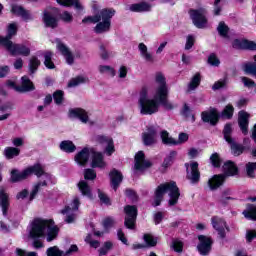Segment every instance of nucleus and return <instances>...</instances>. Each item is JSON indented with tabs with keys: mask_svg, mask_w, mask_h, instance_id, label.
I'll return each instance as SVG.
<instances>
[{
	"mask_svg": "<svg viewBox=\"0 0 256 256\" xmlns=\"http://www.w3.org/2000/svg\"><path fill=\"white\" fill-rule=\"evenodd\" d=\"M164 107L166 111H172L175 106L169 101V86L163 73L159 72L155 76L154 84L149 88H142L138 99V109L140 115H155L159 109Z\"/></svg>",
	"mask_w": 256,
	"mask_h": 256,
	"instance_id": "obj_1",
	"label": "nucleus"
},
{
	"mask_svg": "<svg viewBox=\"0 0 256 256\" xmlns=\"http://www.w3.org/2000/svg\"><path fill=\"white\" fill-rule=\"evenodd\" d=\"M33 174L37 175L38 177H42L43 181L38 182L33 186V189L29 196V201H33V199L37 197V193L40 192L41 187H47V181H51V175H49L48 173H45V170H43V166L40 164H36L32 167H29L22 172H19V170H12L11 172L12 183L25 181L27 177H31V175Z\"/></svg>",
	"mask_w": 256,
	"mask_h": 256,
	"instance_id": "obj_2",
	"label": "nucleus"
},
{
	"mask_svg": "<svg viewBox=\"0 0 256 256\" xmlns=\"http://www.w3.org/2000/svg\"><path fill=\"white\" fill-rule=\"evenodd\" d=\"M45 234L47 235L46 241L48 243L57 239L59 227L55 225V221L41 218L34 219L30 226L29 237L31 239H39V237H45Z\"/></svg>",
	"mask_w": 256,
	"mask_h": 256,
	"instance_id": "obj_3",
	"label": "nucleus"
},
{
	"mask_svg": "<svg viewBox=\"0 0 256 256\" xmlns=\"http://www.w3.org/2000/svg\"><path fill=\"white\" fill-rule=\"evenodd\" d=\"M165 193H168L170 197L168 205L170 207L177 205L181 193L179 192V187H177V183H175V181H171L160 184L156 188L154 196V207H159V205H161V201H163V196L165 195Z\"/></svg>",
	"mask_w": 256,
	"mask_h": 256,
	"instance_id": "obj_4",
	"label": "nucleus"
},
{
	"mask_svg": "<svg viewBox=\"0 0 256 256\" xmlns=\"http://www.w3.org/2000/svg\"><path fill=\"white\" fill-rule=\"evenodd\" d=\"M115 9L104 8L100 10L96 15L98 17V24L94 27V31L97 34L107 33L111 31V19L115 17Z\"/></svg>",
	"mask_w": 256,
	"mask_h": 256,
	"instance_id": "obj_5",
	"label": "nucleus"
},
{
	"mask_svg": "<svg viewBox=\"0 0 256 256\" xmlns=\"http://www.w3.org/2000/svg\"><path fill=\"white\" fill-rule=\"evenodd\" d=\"M193 25L197 29H205L208 25L207 10L205 8L192 9L189 11Z\"/></svg>",
	"mask_w": 256,
	"mask_h": 256,
	"instance_id": "obj_6",
	"label": "nucleus"
},
{
	"mask_svg": "<svg viewBox=\"0 0 256 256\" xmlns=\"http://www.w3.org/2000/svg\"><path fill=\"white\" fill-rule=\"evenodd\" d=\"M4 47L7 49L11 55L22 57H29L31 55V48L27 44H15L13 42H4Z\"/></svg>",
	"mask_w": 256,
	"mask_h": 256,
	"instance_id": "obj_7",
	"label": "nucleus"
},
{
	"mask_svg": "<svg viewBox=\"0 0 256 256\" xmlns=\"http://www.w3.org/2000/svg\"><path fill=\"white\" fill-rule=\"evenodd\" d=\"M79 205H81V202L79 201V197L76 196L69 206H66L65 209L61 210L62 215H66V223H73L75 221V211L79 210Z\"/></svg>",
	"mask_w": 256,
	"mask_h": 256,
	"instance_id": "obj_8",
	"label": "nucleus"
},
{
	"mask_svg": "<svg viewBox=\"0 0 256 256\" xmlns=\"http://www.w3.org/2000/svg\"><path fill=\"white\" fill-rule=\"evenodd\" d=\"M126 215L124 225L127 229H135V221H137V206L127 205L124 208Z\"/></svg>",
	"mask_w": 256,
	"mask_h": 256,
	"instance_id": "obj_9",
	"label": "nucleus"
},
{
	"mask_svg": "<svg viewBox=\"0 0 256 256\" xmlns=\"http://www.w3.org/2000/svg\"><path fill=\"white\" fill-rule=\"evenodd\" d=\"M186 167V179L190 183H197L201 179V173L199 172V163L191 162L190 164H185Z\"/></svg>",
	"mask_w": 256,
	"mask_h": 256,
	"instance_id": "obj_10",
	"label": "nucleus"
},
{
	"mask_svg": "<svg viewBox=\"0 0 256 256\" xmlns=\"http://www.w3.org/2000/svg\"><path fill=\"white\" fill-rule=\"evenodd\" d=\"M198 240L200 243L197 246V249L200 253V255L206 256L211 253V247L213 245V239L209 236L200 235L198 236Z\"/></svg>",
	"mask_w": 256,
	"mask_h": 256,
	"instance_id": "obj_11",
	"label": "nucleus"
},
{
	"mask_svg": "<svg viewBox=\"0 0 256 256\" xmlns=\"http://www.w3.org/2000/svg\"><path fill=\"white\" fill-rule=\"evenodd\" d=\"M211 223L213 229L217 231L219 237L221 239H225V229H227V222H225V220L219 216H213L211 218Z\"/></svg>",
	"mask_w": 256,
	"mask_h": 256,
	"instance_id": "obj_12",
	"label": "nucleus"
},
{
	"mask_svg": "<svg viewBox=\"0 0 256 256\" xmlns=\"http://www.w3.org/2000/svg\"><path fill=\"white\" fill-rule=\"evenodd\" d=\"M96 141L100 145H103L105 147V153L108 156L113 155L115 153V145L113 144V138L103 135L96 136Z\"/></svg>",
	"mask_w": 256,
	"mask_h": 256,
	"instance_id": "obj_13",
	"label": "nucleus"
},
{
	"mask_svg": "<svg viewBox=\"0 0 256 256\" xmlns=\"http://www.w3.org/2000/svg\"><path fill=\"white\" fill-rule=\"evenodd\" d=\"M151 162L149 160H145V153L143 151H139L135 155V171H145V169H149L151 167Z\"/></svg>",
	"mask_w": 256,
	"mask_h": 256,
	"instance_id": "obj_14",
	"label": "nucleus"
},
{
	"mask_svg": "<svg viewBox=\"0 0 256 256\" xmlns=\"http://www.w3.org/2000/svg\"><path fill=\"white\" fill-rule=\"evenodd\" d=\"M142 141L146 147H151L157 143V130L151 126L147 129V132L142 134Z\"/></svg>",
	"mask_w": 256,
	"mask_h": 256,
	"instance_id": "obj_15",
	"label": "nucleus"
},
{
	"mask_svg": "<svg viewBox=\"0 0 256 256\" xmlns=\"http://www.w3.org/2000/svg\"><path fill=\"white\" fill-rule=\"evenodd\" d=\"M17 23L13 22L10 23L7 27V35L5 37L0 36V45H2V47H5V43H13V41H11V39H13V37H15V35H17Z\"/></svg>",
	"mask_w": 256,
	"mask_h": 256,
	"instance_id": "obj_16",
	"label": "nucleus"
},
{
	"mask_svg": "<svg viewBox=\"0 0 256 256\" xmlns=\"http://www.w3.org/2000/svg\"><path fill=\"white\" fill-rule=\"evenodd\" d=\"M11 12L18 17H22L24 21H33V14L29 10H25L23 6L12 5Z\"/></svg>",
	"mask_w": 256,
	"mask_h": 256,
	"instance_id": "obj_17",
	"label": "nucleus"
},
{
	"mask_svg": "<svg viewBox=\"0 0 256 256\" xmlns=\"http://www.w3.org/2000/svg\"><path fill=\"white\" fill-rule=\"evenodd\" d=\"M202 121H204V123H210V125H217L219 121L217 109L212 108L208 112H202Z\"/></svg>",
	"mask_w": 256,
	"mask_h": 256,
	"instance_id": "obj_18",
	"label": "nucleus"
},
{
	"mask_svg": "<svg viewBox=\"0 0 256 256\" xmlns=\"http://www.w3.org/2000/svg\"><path fill=\"white\" fill-rule=\"evenodd\" d=\"M57 49L60 51L61 55H63L68 65H73V63H75V57L73 56V53L68 49L67 46H65V44L58 42Z\"/></svg>",
	"mask_w": 256,
	"mask_h": 256,
	"instance_id": "obj_19",
	"label": "nucleus"
},
{
	"mask_svg": "<svg viewBox=\"0 0 256 256\" xmlns=\"http://www.w3.org/2000/svg\"><path fill=\"white\" fill-rule=\"evenodd\" d=\"M234 49H248L249 51H256V43L248 40L236 39L232 42Z\"/></svg>",
	"mask_w": 256,
	"mask_h": 256,
	"instance_id": "obj_20",
	"label": "nucleus"
},
{
	"mask_svg": "<svg viewBox=\"0 0 256 256\" xmlns=\"http://www.w3.org/2000/svg\"><path fill=\"white\" fill-rule=\"evenodd\" d=\"M69 117L70 119H80L82 123H87V121H89V115H87V112L81 108L70 109Z\"/></svg>",
	"mask_w": 256,
	"mask_h": 256,
	"instance_id": "obj_21",
	"label": "nucleus"
},
{
	"mask_svg": "<svg viewBox=\"0 0 256 256\" xmlns=\"http://www.w3.org/2000/svg\"><path fill=\"white\" fill-rule=\"evenodd\" d=\"M91 153H94L93 150H90L89 148H83L76 154L74 159L78 165H86L87 161H89V156Z\"/></svg>",
	"mask_w": 256,
	"mask_h": 256,
	"instance_id": "obj_22",
	"label": "nucleus"
},
{
	"mask_svg": "<svg viewBox=\"0 0 256 256\" xmlns=\"http://www.w3.org/2000/svg\"><path fill=\"white\" fill-rule=\"evenodd\" d=\"M238 124L242 133L244 135H247L248 127H249V113L245 111H240L239 117H238Z\"/></svg>",
	"mask_w": 256,
	"mask_h": 256,
	"instance_id": "obj_23",
	"label": "nucleus"
},
{
	"mask_svg": "<svg viewBox=\"0 0 256 256\" xmlns=\"http://www.w3.org/2000/svg\"><path fill=\"white\" fill-rule=\"evenodd\" d=\"M223 183H225V174L214 175L208 180V187L211 191H215V189H219Z\"/></svg>",
	"mask_w": 256,
	"mask_h": 256,
	"instance_id": "obj_24",
	"label": "nucleus"
},
{
	"mask_svg": "<svg viewBox=\"0 0 256 256\" xmlns=\"http://www.w3.org/2000/svg\"><path fill=\"white\" fill-rule=\"evenodd\" d=\"M0 206L4 217H7V209H9V194L3 187L0 188Z\"/></svg>",
	"mask_w": 256,
	"mask_h": 256,
	"instance_id": "obj_25",
	"label": "nucleus"
},
{
	"mask_svg": "<svg viewBox=\"0 0 256 256\" xmlns=\"http://www.w3.org/2000/svg\"><path fill=\"white\" fill-rule=\"evenodd\" d=\"M109 175L111 179V186L114 191H117V187H119V185H121V182L123 181V174H121L119 170L113 169Z\"/></svg>",
	"mask_w": 256,
	"mask_h": 256,
	"instance_id": "obj_26",
	"label": "nucleus"
},
{
	"mask_svg": "<svg viewBox=\"0 0 256 256\" xmlns=\"http://www.w3.org/2000/svg\"><path fill=\"white\" fill-rule=\"evenodd\" d=\"M21 86L18 88V93H29V91H35V85L27 76L21 78Z\"/></svg>",
	"mask_w": 256,
	"mask_h": 256,
	"instance_id": "obj_27",
	"label": "nucleus"
},
{
	"mask_svg": "<svg viewBox=\"0 0 256 256\" xmlns=\"http://www.w3.org/2000/svg\"><path fill=\"white\" fill-rule=\"evenodd\" d=\"M160 139L163 145H167L168 147H173L177 145V139L173 138L167 130H163L160 132Z\"/></svg>",
	"mask_w": 256,
	"mask_h": 256,
	"instance_id": "obj_28",
	"label": "nucleus"
},
{
	"mask_svg": "<svg viewBox=\"0 0 256 256\" xmlns=\"http://www.w3.org/2000/svg\"><path fill=\"white\" fill-rule=\"evenodd\" d=\"M107 164L103 160V154L99 152H92V164L91 167H98L99 169H105Z\"/></svg>",
	"mask_w": 256,
	"mask_h": 256,
	"instance_id": "obj_29",
	"label": "nucleus"
},
{
	"mask_svg": "<svg viewBox=\"0 0 256 256\" xmlns=\"http://www.w3.org/2000/svg\"><path fill=\"white\" fill-rule=\"evenodd\" d=\"M78 189L81 195H83V197H88V199H93V192L91 190V186H89L87 181L81 180L78 183Z\"/></svg>",
	"mask_w": 256,
	"mask_h": 256,
	"instance_id": "obj_30",
	"label": "nucleus"
},
{
	"mask_svg": "<svg viewBox=\"0 0 256 256\" xmlns=\"http://www.w3.org/2000/svg\"><path fill=\"white\" fill-rule=\"evenodd\" d=\"M223 171L227 177H233L237 175V173H239V169L237 168V165H235V163H233L232 161H227L223 165Z\"/></svg>",
	"mask_w": 256,
	"mask_h": 256,
	"instance_id": "obj_31",
	"label": "nucleus"
},
{
	"mask_svg": "<svg viewBox=\"0 0 256 256\" xmlns=\"http://www.w3.org/2000/svg\"><path fill=\"white\" fill-rule=\"evenodd\" d=\"M129 10L133 13H144L145 11H151V4L147 2L132 4L130 5Z\"/></svg>",
	"mask_w": 256,
	"mask_h": 256,
	"instance_id": "obj_32",
	"label": "nucleus"
},
{
	"mask_svg": "<svg viewBox=\"0 0 256 256\" xmlns=\"http://www.w3.org/2000/svg\"><path fill=\"white\" fill-rule=\"evenodd\" d=\"M43 21L46 27H51L52 29H55L57 27V18L55 16H52L49 11L45 10L43 14Z\"/></svg>",
	"mask_w": 256,
	"mask_h": 256,
	"instance_id": "obj_33",
	"label": "nucleus"
},
{
	"mask_svg": "<svg viewBox=\"0 0 256 256\" xmlns=\"http://www.w3.org/2000/svg\"><path fill=\"white\" fill-rule=\"evenodd\" d=\"M59 5L63 7H74L77 11H83V5L79 3V0H56Z\"/></svg>",
	"mask_w": 256,
	"mask_h": 256,
	"instance_id": "obj_34",
	"label": "nucleus"
},
{
	"mask_svg": "<svg viewBox=\"0 0 256 256\" xmlns=\"http://www.w3.org/2000/svg\"><path fill=\"white\" fill-rule=\"evenodd\" d=\"M60 149L64 153H75L77 146L70 140H64L60 143Z\"/></svg>",
	"mask_w": 256,
	"mask_h": 256,
	"instance_id": "obj_35",
	"label": "nucleus"
},
{
	"mask_svg": "<svg viewBox=\"0 0 256 256\" xmlns=\"http://www.w3.org/2000/svg\"><path fill=\"white\" fill-rule=\"evenodd\" d=\"M233 199H235L233 197V191L228 188L223 190L222 195L219 198V203H221L222 205H227L229 201H233Z\"/></svg>",
	"mask_w": 256,
	"mask_h": 256,
	"instance_id": "obj_36",
	"label": "nucleus"
},
{
	"mask_svg": "<svg viewBox=\"0 0 256 256\" xmlns=\"http://www.w3.org/2000/svg\"><path fill=\"white\" fill-rule=\"evenodd\" d=\"M21 149L17 147H6L4 149L3 155L6 159H14V157H19Z\"/></svg>",
	"mask_w": 256,
	"mask_h": 256,
	"instance_id": "obj_37",
	"label": "nucleus"
},
{
	"mask_svg": "<svg viewBox=\"0 0 256 256\" xmlns=\"http://www.w3.org/2000/svg\"><path fill=\"white\" fill-rule=\"evenodd\" d=\"M138 49L140 51L141 57H143L145 61H148V63H153V55H151V53L147 51V45H145L144 43H140L138 45Z\"/></svg>",
	"mask_w": 256,
	"mask_h": 256,
	"instance_id": "obj_38",
	"label": "nucleus"
},
{
	"mask_svg": "<svg viewBox=\"0 0 256 256\" xmlns=\"http://www.w3.org/2000/svg\"><path fill=\"white\" fill-rule=\"evenodd\" d=\"M175 159H177V151H175V150L170 151V153L165 157V159L162 163V167L164 169L171 167L173 165Z\"/></svg>",
	"mask_w": 256,
	"mask_h": 256,
	"instance_id": "obj_39",
	"label": "nucleus"
},
{
	"mask_svg": "<svg viewBox=\"0 0 256 256\" xmlns=\"http://www.w3.org/2000/svg\"><path fill=\"white\" fill-rule=\"evenodd\" d=\"M244 73L247 75H252L256 79V63L255 62H246L242 65Z\"/></svg>",
	"mask_w": 256,
	"mask_h": 256,
	"instance_id": "obj_40",
	"label": "nucleus"
},
{
	"mask_svg": "<svg viewBox=\"0 0 256 256\" xmlns=\"http://www.w3.org/2000/svg\"><path fill=\"white\" fill-rule=\"evenodd\" d=\"M201 85V74L196 73L188 84V91H195Z\"/></svg>",
	"mask_w": 256,
	"mask_h": 256,
	"instance_id": "obj_41",
	"label": "nucleus"
},
{
	"mask_svg": "<svg viewBox=\"0 0 256 256\" xmlns=\"http://www.w3.org/2000/svg\"><path fill=\"white\" fill-rule=\"evenodd\" d=\"M243 215L246 219L256 221V206L253 204H249L248 209L243 211Z\"/></svg>",
	"mask_w": 256,
	"mask_h": 256,
	"instance_id": "obj_42",
	"label": "nucleus"
},
{
	"mask_svg": "<svg viewBox=\"0 0 256 256\" xmlns=\"http://www.w3.org/2000/svg\"><path fill=\"white\" fill-rule=\"evenodd\" d=\"M233 113H235V108L233 107V105L228 104L221 112L220 117L222 119H233Z\"/></svg>",
	"mask_w": 256,
	"mask_h": 256,
	"instance_id": "obj_43",
	"label": "nucleus"
},
{
	"mask_svg": "<svg viewBox=\"0 0 256 256\" xmlns=\"http://www.w3.org/2000/svg\"><path fill=\"white\" fill-rule=\"evenodd\" d=\"M217 31L220 37H224V39H229V26L225 24V22H220L217 27Z\"/></svg>",
	"mask_w": 256,
	"mask_h": 256,
	"instance_id": "obj_44",
	"label": "nucleus"
},
{
	"mask_svg": "<svg viewBox=\"0 0 256 256\" xmlns=\"http://www.w3.org/2000/svg\"><path fill=\"white\" fill-rule=\"evenodd\" d=\"M87 81H89L87 77L77 76L69 81L68 87H78V85H83V83H87Z\"/></svg>",
	"mask_w": 256,
	"mask_h": 256,
	"instance_id": "obj_45",
	"label": "nucleus"
},
{
	"mask_svg": "<svg viewBox=\"0 0 256 256\" xmlns=\"http://www.w3.org/2000/svg\"><path fill=\"white\" fill-rule=\"evenodd\" d=\"M232 133H233V128L231 127V124H226L223 130V135L226 143H231L232 141L235 140L233 139V137H231Z\"/></svg>",
	"mask_w": 256,
	"mask_h": 256,
	"instance_id": "obj_46",
	"label": "nucleus"
},
{
	"mask_svg": "<svg viewBox=\"0 0 256 256\" xmlns=\"http://www.w3.org/2000/svg\"><path fill=\"white\" fill-rule=\"evenodd\" d=\"M39 65H41V61H39L38 57L33 56L29 61V71L33 75L37 69H39Z\"/></svg>",
	"mask_w": 256,
	"mask_h": 256,
	"instance_id": "obj_47",
	"label": "nucleus"
},
{
	"mask_svg": "<svg viewBox=\"0 0 256 256\" xmlns=\"http://www.w3.org/2000/svg\"><path fill=\"white\" fill-rule=\"evenodd\" d=\"M53 59V53L46 52L44 54V65L47 67V69H55V64L52 61Z\"/></svg>",
	"mask_w": 256,
	"mask_h": 256,
	"instance_id": "obj_48",
	"label": "nucleus"
},
{
	"mask_svg": "<svg viewBox=\"0 0 256 256\" xmlns=\"http://www.w3.org/2000/svg\"><path fill=\"white\" fill-rule=\"evenodd\" d=\"M230 147H231V151L233 153V155H235V157H238V155H241V153H243V146L236 144L235 140H232L231 142H228Z\"/></svg>",
	"mask_w": 256,
	"mask_h": 256,
	"instance_id": "obj_49",
	"label": "nucleus"
},
{
	"mask_svg": "<svg viewBox=\"0 0 256 256\" xmlns=\"http://www.w3.org/2000/svg\"><path fill=\"white\" fill-rule=\"evenodd\" d=\"M47 256H65V252L61 251L59 247L52 246L46 250Z\"/></svg>",
	"mask_w": 256,
	"mask_h": 256,
	"instance_id": "obj_50",
	"label": "nucleus"
},
{
	"mask_svg": "<svg viewBox=\"0 0 256 256\" xmlns=\"http://www.w3.org/2000/svg\"><path fill=\"white\" fill-rule=\"evenodd\" d=\"M256 162H249L246 164V173L252 179L255 177Z\"/></svg>",
	"mask_w": 256,
	"mask_h": 256,
	"instance_id": "obj_51",
	"label": "nucleus"
},
{
	"mask_svg": "<svg viewBox=\"0 0 256 256\" xmlns=\"http://www.w3.org/2000/svg\"><path fill=\"white\" fill-rule=\"evenodd\" d=\"M113 249V243L111 241H107L104 245L99 249L100 255H107L109 251Z\"/></svg>",
	"mask_w": 256,
	"mask_h": 256,
	"instance_id": "obj_52",
	"label": "nucleus"
},
{
	"mask_svg": "<svg viewBox=\"0 0 256 256\" xmlns=\"http://www.w3.org/2000/svg\"><path fill=\"white\" fill-rule=\"evenodd\" d=\"M97 178V173L93 169H85L84 170V179L86 181H93Z\"/></svg>",
	"mask_w": 256,
	"mask_h": 256,
	"instance_id": "obj_53",
	"label": "nucleus"
},
{
	"mask_svg": "<svg viewBox=\"0 0 256 256\" xmlns=\"http://www.w3.org/2000/svg\"><path fill=\"white\" fill-rule=\"evenodd\" d=\"M144 241L148 247H155V245H157V238L153 237L151 234H145Z\"/></svg>",
	"mask_w": 256,
	"mask_h": 256,
	"instance_id": "obj_54",
	"label": "nucleus"
},
{
	"mask_svg": "<svg viewBox=\"0 0 256 256\" xmlns=\"http://www.w3.org/2000/svg\"><path fill=\"white\" fill-rule=\"evenodd\" d=\"M221 11H223V6L221 5V0H214L213 2V13L216 16L221 15Z\"/></svg>",
	"mask_w": 256,
	"mask_h": 256,
	"instance_id": "obj_55",
	"label": "nucleus"
},
{
	"mask_svg": "<svg viewBox=\"0 0 256 256\" xmlns=\"http://www.w3.org/2000/svg\"><path fill=\"white\" fill-rule=\"evenodd\" d=\"M208 63L209 65H211L212 67H219V65H221V61L219 60V58L217 57V55L215 54H210L208 57Z\"/></svg>",
	"mask_w": 256,
	"mask_h": 256,
	"instance_id": "obj_56",
	"label": "nucleus"
},
{
	"mask_svg": "<svg viewBox=\"0 0 256 256\" xmlns=\"http://www.w3.org/2000/svg\"><path fill=\"white\" fill-rule=\"evenodd\" d=\"M63 95V91L61 90H57L56 92H54L53 99L56 105H61V103H63Z\"/></svg>",
	"mask_w": 256,
	"mask_h": 256,
	"instance_id": "obj_57",
	"label": "nucleus"
},
{
	"mask_svg": "<svg viewBox=\"0 0 256 256\" xmlns=\"http://www.w3.org/2000/svg\"><path fill=\"white\" fill-rule=\"evenodd\" d=\"M193 45H195V36L188 35L186 38L185 51H189V49H192Z\"/></svg>",
	"mask_w": 256,
	"mask_h": 256,
	"instance_id": "obj_58",
	"label": "nucleus"
},
{
	"mask_svg": "<svg viewBox=\"0 0 256 256\" xmlns=\"http://www.w3.org/2000/svg\"><path fill=\"white\" fill-rule=\"evenodd\" d=\"M225 85H227V78H224L215 82L214 85L212 86V89L213 91H217L219 89H223Z\"/></svg>",
	"mask_w": 256,
	"mask_h": 256,
	"instance_id": "obj_59",
	"label": "nucleus"
},
{
	"mask_svg": "<svg viewBox=\"0 0 256 256\" xmlns=\"http://www.w3.org/2000/svg\"><path fill=\"white\" fill-rule=\"evenodd\" d=\"M100 73H106V75H111L112 77L115 76V70L111 66H100L99 67Z\"/></svg>",
	"mask_w": 256,
	"mask_h": 256,
	"instance_id": "obj_60",
	"label": "nucleus"
},
{
	"mask_svg": "<svg viewBox=\"0 0 256 256\" xmlns=\"http://www.w3.org/2000/svg\"><path fill=\"white\" fill-rule=\"evenodd\" d=\"M210 161L213 167H221V159L219 158V154L214 153L210 157Z\"/></svg>",
	"mask_w": 256,
	"mask_h": 256,
	"instance_id": "obj_61",
	"label": "nucleus"
},
{
	"mask_svg": "<svg viewBox=\"0 0 256 256\" xmlns=\"http://www.w3.org/2000/svg\"><path fill=\"white\" fill-rule=\"evenodd\" d=\"M85 241L89 243L90 247H93V249H97L99 245H101L99 241L91 239V234L87 235Z\"/></svg>",
	"mask_w": 256,
	"mask_h": 256,
	"instance_id": "obj_62",
	"label": "nucleus"
},
{
	"mask_svg": "<svg viewBox=\"0 0 256 256\" xmlns=\"http://www.w3.org/2000/svg\"><path fill=\"white\" fill-rule=\"evenodd\" d=\"M16 255L17 256H39L37 252H27L21 248L16 249Z\"/></svg>",
	"mask_w": 256,
	"mask_h": 256,
	"instance_id": "obj_63",
	"label": "nucleus"
},
{
	"mask_svg": "<svg viewBox=\"0 0 256 256\" xmlns=\"http://www.w3.org/2000/svg\"><path fill=\"white\" fill-rule=\"evenodd\" d=\"M98 197L104 205H111V200L105 195V193L101 192V190H98Z\"/></svg>",
	"mask_w": 256,
	"mask_h": 256,
	"instance_id": "obj_64",
	"label": "nucleus"
}]
</instances>
